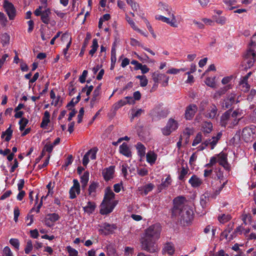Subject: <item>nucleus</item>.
I'll return each mask as SVG.
<instances>
[{
    "instance_id": "1",
    "label": "nucleus",
    "mask_w": 256,
    "mask_h": 256,
    "mask_svg": "<svg viewBox=\"0 0 256 256\" xmlns=\"http://www.w3.org/2000/svg\"><path fill=\"white\" fill-rule=\"evenodd\" d=\"M162 227L158 224L150 226L146 229L140 240L142 248L150 253H154L159 250L156 242L160 238Z\"/></svg>"
},
{
    "instance_id": "2",
    "label": "nucleus",
    "mask_w": 256,
    "mask_h": 256,
    "mask_svg": "<svg viewBox=\"0 0 256 256\" xmlns=\"http://www.w3.org/2000/svg\"><path fill=\"white\" fill-rule=\"evenodd\" d=\"M186 198L178 196L174 200L172 216L177 218L180 224L186 226L190 224L193 218V210L189 206L185 204Z\"/></svg>"
},
{
    "instance_id": "3",
    "label": "nucleus",
    "mask_w": 256,
    "mask_h": 256,
    "mask_svg": "<svg viewBox=\"0 0 256 256\" xmlns=\"http://www.w3.org/2000/svg\"><path fill=\"white\" fill-rule=\"evenodd\" d=\"M158 10L168 16V17L157 14L155 16L156 19L165 22L174 28H177L178 26V22L175 16V12L173 10L172 6L162 2L158 4Z\"/></svg>"
},
{
    "instance_id": "4",
    "label": "nucleus",
    "mask_w": 256,
    "mask_h": 256,
    "mask_svg": "<svg viewBox=\"0 0 256 256\" xmlns=\"http://www.w3.org/2000/svg\"><path fill=\"white\" fill-rule=\"evenodd\" d=\"M114 192L110 188H106L104 200L100 205L101 214H106L112 211L118 204V201L114 200Z\"/></svg>"
},
{
    "instance_id": "5",
    "label": "nucleus",
    "mask_w": 256,
    "mask_h": 256,
    "mask_svg": "<svg viewBox=\"0 0 256 256\" xmlns=\"http://www.w3.org/2000/svg\"><path fill=\"white\" fill-rule=\"evenodd\" d=\"M212 179L213 180L210 182V187L214 190V192L211 196L212 198H215L220 193L226 183V182L222 183V180L224 179V174L221 168H215L212 175Z\"/></svg>"
},
{
    "instance_id": "6",
    "label": "nucleus",
    "mask_w": 256,
    "mask_h": 256,
    "mask_svg": "<svg viewBox=\"0 0 256 256\" xmlns=\"http://www.w3.org/2000/svg\"><path fill=\"white\" fill-rule=\"evenodd\" d=\"M152 79L154 84V86L158 87V84L160 83L162 86H166L168 85L169 77L164 74L160 73L158 72H154L152 74Z\"/></svg>"
},
{
    "instance_id": "7",
    "label": "nucleus",
    "mask_w": 256,
    "mask_h": 256,
    "mask_svg": "<svg viewBox=\"0 0 256 256\" xmlns=\"http://www.w3.org/2000/svg\"><path fill=\"white\" fill-rule=\"evenodd\" d=\"M237 115L238 112L236 111H234L232 115H230L228 112H225L221 117L222 124L224 126H226L228 124L233 126L236 124L240 118H239L236 119V117Z\"/></svg>"
},
{
    "instance_id": "8",
    "label": "nucleus",
    "mask_w": 256,
    "mask_h": 256,
    "mask_svg": "<svg viewBox=\"0 0 256 256\" xmlns=\"http://www.w3.org/2000/svg\"><path fill=\"white\" fill-rule=\"evenodd\" d=\"M222 136L220 132L218 133L216 136H212L211 138L206 140L198 147V150H202L206 147H210L212 150L214 149L218 141Z\"/></svg>"
},
{
    "instance_id": "9",
    "label": "nucleus",
    "mask_w": 256,
    "mask_h": 256,
    "mask_svg": "<svg viewBox=\"0 0 256 256\" xmlns=\"http://www.w3.org/2000/svg\"><path fill=\"white\" fill-rule=\"evenodd\" d=\"M178 128L177 122L172 118H170L166 125L162 129V132L165 136H168Z\"/></svg>"
},
{
    "instance_id": "10",
    "label": "nucleus",
    "mask_w": 256,
    "mask_h": 256,
    "mask_svg": "<svg viewBox=\"0 0 256 256\" xmlns=\"http://www.w3.org/2000/svg\"><path fill=\"white\" fill-rule=\"evenodd\" d=\"M256 60V53L253 50H249L247 51L244 56V62L247 64L248 68H250L253 66L254 63Z\"/></svg>"
},
{
    "instance_id": "11",
    "label": "nucleus",
    "mask_w": 256,
    "mask_h": 256,
    "mask_svg": "<svg viewBox=\"0 0 256 256\" xmlns=\"http://www.w3.org/2000/svg\"><path fill=\"white\" fill-rule=\"evenodd\" d=\"M242 135L246 141L252 140L256 136V128L254 126L246 128L242 130Z\"/></svg>"
},
{
    "instance_id": "12",
    "label": "nucleus",
    "mask_w": 256,
    "mask_h": 256,
    "mask_svg": "<svg viewBox=\"0 0 256 256\" xmlns=\"http://www.w3.org/2000/svg\"><path fill=\"white\" fill-rule=\"evenodd\" d=\"M238 98L239 96H238L236 99V94L232 93L230 94L224 100L222 103V107L225 108H230L233 104L240 102Z\"/></svg>"
},
{
    "instance_id": "13",
    "label": "nucleus",
    "mask_w": 256,
    "mask_h": 256,
    "mask_svg": "<svg viewBox=\"0 0 256 256\" xmlns=\"http://www.w3.org/2000/svg\"><path fill=\"white\" fill-rule=\"evenodd\" d=\"M250 74V72L248 73L245 76H243L240 81L238 88L242 91L246 92L249 90L250 85L248 83V79Z\"/></svg>"
},
{
    "instance_id": "14",
    "label": "nucleus",
    "mask_w": 256,
    "mask_h": 256,
    "mask_svg": "<svg viewBox=\"0 0 256 256\" xmlns=\"http://www.w3.org/2000/svg\"><path fill=\"white\" fill-rule=\"evenodd\" d=\"M4 7L9 17V18L10 20H13L16 16V9L14 6L11 2L8 1H4Z\"/></svg>"
},
{
    "instance_id": "15",
    "label": "nucleus",
    "mask_w": 256,
    "mask_h": 256,
    "mask_svg": "<svg viewBox=\"0 0 256 256\" xmlns=\"http://www.w3.org/2000/svg\"><path fill=\"white\" fill-rule=\"evenodd\" d=\"M80 184L76 179L73 180V186L70 188V198L74 199L76 198V194L80 193Z\"/></svg>"
},
{
    "instance_id": "16",
    "label": "nucleus",
    "mask_w": 256,
    "mask_h": 256,
    "mask_svg": "<svg viewBox=\"0 0 256 256\" xmlns=\"http://www.w3.org/2000/svg\"><path fill=\"white\" fill-rule=\"evenodd\" d=\"M60 218V216L56 213L49 214L46 216L44 222L46 226L51 227Z\"/></svg>"
},
{
    "instance_id": "17",
    "label": "nucleus",
    "mask_w": 256,
    "mask_h": 256,
    "mask_svg": "<svg viewBox=\"0 0 256 256\" xmlns=\"http://www.w3.org/2000/svg\"><path fill=\"white\" fill-rule=\"evenodd\" d=\"M115 166H110L102 170V174L105 180L108 181L114 177Z\"/></svg>"
},
{
    "instance_id": "18",
    "label": "nucleus",
    "mask_w": 256,
    "mask_h": 256,
    "mask_svg": "<svg viewBox=\"0 0 256 256\" xmlns=\"http://www.w3.org/2000/svg\"><path fill=\"white\" fill-rule=\"evenodd\" d=\"M134 103V100L133 99V98L131 96H126L114 104V110H117L127 104H133Z\"/></svg>"
},
{
    "instance_id": "19",
    "label": "nucleus",
    "mask_w": 256,
    "mask_h": 256,
    "mask_svg": "<svg viewBox=\"0 0 256 256\" xmlns=\"http://www.w3.org/2000/svg\"><path fill=\"white\" fill-rule=\"evenodd\" d=\"M216 157L218 158V162L224 168L228 169V163L227 154L222 152L216 155Z\"/></svg>"
},
{
    "instance_id": "20",
    "label": "nucleus",
    "mask_w": 256,
    "mask_h": 256,
    "mask_svg": "<svg viewBox=\"0 0 256 256\" xmlns=\"http://www.w3.org/2000/svg\"><path fill=\"white\" fill-rule=\"evenodd\" d=\"M188 182L192 187L197 188L203 184V180L196 175L193 174L188 180Z\"/></svg>"
},
{
    "instance_id": "21",
    "label": "nucleus",
    "mask_w": 256,
    "mask_h": 256,
    "mask_svg": "<svg viewBox=\"0 0 256 256\" xmlns=\"http://www.w3.org/2000/svg\"><path fill=\"white\" fill-rule=\"evenodd\" d=\"M217 113L218 108L214 104H212L204 113V114L208 118H214L216 116Z\"/></svg>"
},
{
    "instance_id": "22",
    "label": "nucleus",
    "mask_w": 256,
    "mask_h": 256,
    "mask_svg": "<svg viewBox=\"0 0 256 256\" xmlns=\"http://www.w3.org/2000/svg\"><path fill=\"white\" fill-rule=\"evenodd\" d=\"M197 110V107L194 104H192L186 108L185 112V117L187 120H191Z\"/></svg>"
},
{
    "instance_id": "23",
    "label": "nucleus",
    "mask_w": 256,
    "mask_h": 256,
    "mask_svg": "<svg viewBox=\"0 0 256 256\" xmlns=\"http://www.w3.org/2000/svg\"><path fill=\"white\" fill-rule=\"evenodd\" d=\"M172 180L171 177L168 175L166 179L162 180V183L158 186V190L160 192L162 190L166 189L171 185Z\"/></svg>"
},
{
    "instance_id": "24",
    "label": "nucleus",
    "mask_w": 256,
    "mask_h": 256,
    "mask_svg": "<svg viewBox=\"0 0 256 256\" xmlns=\"http://www.w3.org/2000/svg\"><path fill=\"white\" fill-rule=\"evenodd\" d=\"M119 151L121 154L128 158H130L132 156L130 150L126 142H124L120 146Z\"/></svg>"
},
{
    "instance_id": "25",
    "label": "nucleus",
    "mask_w": 256,
    "mask_h": 256,
    "mask_svg": "<svg viewBox=\"0 0 256 256\" xmlns=\"http://www.w3.org/2000/svg\"><path fill=\"white\" fill-rule=\"evenodd\" d=\"M175 251L174 247L172 243L168 242L164 244L162 252L163 254H167L169 256L172 255Z\"/></svg>"
},
{
    "instance_id": "26",
    "label": "nucleus",
    "mask_w": 256,
    "mask_h": 256,
    "mask_svg": "<svg viewBox=\"0 0 256 256\" xmlns=\"http://www.w3.org/2000/svg\"><path fill=\"white\" fill-rule=\"evenodd\" d=\"M103 229H100L102 232L104 234H108L112 233L115 229L116 226L114 224H108L105 223L103 226Z\"/></svg>"
},
{
    "instance_id": "27",
    "label": "nucleus",
    "mask_w": 256,
    "mask_h": 256,
    "mask_svg": "<svg viewBox=\"0 0 256 256\" xmlns=\"http://www.w3.org/2000/svg\"><path fill=\"white\" fill-rule=\"evenodd\" d=\"M232 88V86L231 84H228V85L224 86L223 88H220L214 94V98H217L220 96L226 94L228 90L231 89Z\"/></svg>"
},
{
    "instance_id": "28",
    "label": "nucleus",
    "mask_w": 256,
    "mask_h": 256,
    "mask_svg": "<svg viewBox=\"0 0 256 256\" xmlns=\"http://www.w3.org/2000/svg\"><path fill=\"white\" fill-rule=\"evenodd\" d=\"M50 114L46 110L44 112V116L42 117V122L40 124V127L42 128H46L48 123L50 122Z\"/></svg>"
},
{
    "instance_id": "29",
    "label": "nucleus",
    "mask_w": 256,
    "mask_h": 256,
    "mask_svg": "<svg viewBox=\"0 0 256 256\" xmlns=\"http://www.w3.org/2000/svg\"><path fill=\"white\" fill-rule=\"evenodd\" d=\"M50 14V8H46L42 11V14L41 20L45 24H48L50 22L49 16Z\"/></svg>"
},
{
    "instance_id": "30",
    "label": "nucleus",
    "mask_w": 256,
    "mask_h": 256,
    "mask_svg": "<svg viewBox=\"0 0 256 256\" xmlns=\"http://www.w3.org/2000/svg\"><path fill=\"white\" fill-rule=\"evenodd\" d=\"M202 130L205 134H210L212 130V125L210 122H205L202 124Z\"/></svg>"
},
{
    "instance_id": "31",
    "label": "nucleus",
    "mask_w": 256,
    "mask_h": 256,
    "mask_svg": "<svg viewBox=\"0 0 256 256\" xmlns=\"http://www.w3.org/2000/svg\"><path fill=\"white\" fill-rule=\"evenodd\" d=\"M157 158V154L154 152L150 151L146 154V160L151 165L155 163Z\"/></svg>"
},
{
    "instance_id": "32",
    "label": "nucleus",
    "mask_w": 256,
    "mask_h": 256,
    "mask_svg": "<svg viewBox=\"0 0 256 256\" xmlns=\"http://www.w3.org/2000/svg\"><path fill=\"white\" fill-rule=\"evenodd\" d=\"M154 188V185L151 183L148 184L142 188H138L140 191H142V194L146 195L149 192H151Z\"/></svg>"
},
{
    "instance_id": "33",
    "label": "nucleus",
    "mask_w": 256,
    "mask_h": 256,
    "mask_svg": "<svg viewBox=\"0 0 256 256\" xmlns=\"http://www.w3.org/2000/svg\"><path fill=\"white\" fill-rule=\"evenodd\" d=\"M96 208V204L94 202H88L86 206L83 208L84 212L88 214L92 213Z\"/></svg>"
},
{
    "instance_id": "34",
    "label": "nucleus",
    "mask_w": 256,
    "mask_h": 256,
    "mask_svg": "<svg viewBox=\"0 0 256 256\" xmlns=\"http://www.w3.org/2000/svg\"><path fill=\"white\" fill-rule=\"evenodd\" d=\"M208 202L209 194L208 192H205L204 194L200 196V204L202 208L206 207Z\"/></svg>"
},
{
    "instance_id": "35",
    "label": "nucleus",
    "mask_w": 256,
    "mask_h": 256,
    "mask_svg": "<svg viewBox=\"0 0 256 256\" xmlns=\"http://www.w3.org/2000/svg\"><path fill=\"white\" fill-rule=\"evenodd\" d=\"M89 180V172L88 171L85 172L80 178V182L82 188H84Z\"/></svg>"
},
{
    "instance_id": "36",
    "label": "nucleus",
    "mask_w": 256,
    "mask_h": 256,
    "mask_svg": "<svg viewBox=\"0 0 256 256\" xmlns=\"http://www.w3.org/2000/svg\"><path fill=\"white\" fill-rule=\"evenodd\" d=\"M98 187V184L93 182L89 186L88 188V194L92 196H96V188Z\"/></svg>"
},
{
    "instance_id": "37",
    "label": "nucleus",
    "mask_w": 256,
    "mask_h": 256,
    "mask_svg": "<svg viewBox=\"0 0 256 256\" xmlns=\"http://www.w3.org/2000/svg\"><path fill=\"white\" fill-rule=\"evenodd\" d=\"M136 148L138 150V152L139 156L141 157L144 156L146 153V148L140 142H138L136 144Z\"/></svg>"
},
{
    "instance_id": "38",
    "label": "nucleus",
    "mask_w": 256,
    "mask_h": 256,
    "mask_svg": "<svg viewBox=\"0 0 256 256\" xmlns=\"http://www.w3.org/2000/svg\"><path fill=\"white\" fill-rule=\"evenodd\" d=\"M98 47V40L96 38H94L92 40V44L91 46V50L89 52V54L91 56H93L94 54L97 50V49Z\"/></svg>"
},
{
    "instance_id": "39",
    "label": "nucleus",
    "mask_w": 256,
    "mask_h": 256,
    "mask_svg": "<svg viewBox=\"0 0 256 256\" xmlns=\"http://www.w3.org/2000/svg\"><path fill=\"white\" fill-rule=\"evenodd\" d=\"M12 133V130L10 127L4 132H2V138H4V136H6L5 140L6 142H8L11 138Z\"/></svg>"
},
{
    "instance_id": "40",
    "label": "nucleus",
    "mask_w": 256,
    "mask_h": 256,
    "mask_svg": "<svg viewBox=\"0 0 256 256\" xmlns=\"http://www.w3.org/2000/svg\"><path fill=\"white\" fill-rule=\"evenodd\" d=\"M202 132H200L197 134L196 137L194 138L192 146H196L198 145V144H200L202 142Z\"/></svg>"
},
{
    "instance_id": "41",
    "label": "nucleus",
    "mask_w": 256,
    "mask_h": 256,
    "mask_svg": "<svg viewBox=\"0 0 256 256\" xmlns=\"http://www.w3.org/2000/svg\"><path fill=\"white\" fill-rule=\"evenodd\" d=\"M231 219V216L230 214H222L218 216V220L221 223H225Z\"/></svg>"
},
{
    "instance_id": "42",
    "label": "nucleus",
    "mask_w": 256,
    "mask_h": 256,
    "mask_svg": "<svg viewBox=\"0 0 256 256\" xmlns=\"http://www.w3.org/2000/svg\"><path fill=\"white\" fill-rule=\"evenodd\" d=\"M188 170H189L188 168L182 166L180 172L178 179L180 180H183L185 176L188 174Z\"/></svg>"
},
{
    "instance_id": "43",
    "label": "nucleus",
    "mask_w": 256,
    "mask_h": 256,
    "mask_svg": "<svg viewBox=\"0 0 256 256\" xmlns=\"http://www.w3.org/2000/svg\"><path fill=\"white\" fill-rule=\"evenodd\" d=\"M98 150V148L95 147L89 150L86 154L92 160H95Z\"/></svg>"
},
{
    "instance_id": "44",
    "label": "nucleus",
    "mask_w": 256,
    "mask_h": 256,
    "mask_svg": "<svg viewBox=\"0 0 256 256\" xmlns=\"http://www.w3.org/2000/svg\"><path fill=\"white\" fill-rule=\"evenodd\" d=\"M33 245L32 241L28 240L26 242V248H24V252L26 254H28L32 250Z\"/></svg>"
},
{
    "instance_id": "45",
    "label": "nucleus",
    "mask_w": 256,
    "mask_h": 256,
    "mask_svg": "<svg viewBox=\"0 0 256 256\" xmlns=\"http://www.w3.org/2000/svg\"><path fill=\"white\" fill-rule=\"evenodd\" d=\"M216 162H218V158L216 156H212L210 158V162L206 164L204 166V167L208 168H212V166L215 164Z\"/></svg>"
},
{
    "instance_id": "46",
    "label": "nucleus",
    "mask_w": 256,
    "mask_h": 256,
    "mask_svg": "<svg viewBox=\"0 0 256 256\" xmlns=\"http://www.w3.org/2000/svg\"><path fill=\"white\" fill-rule=\"evenodd\" d=\"M126 20L128 22V23L130 24V26L135 30L137 32H140V29H139L136 25L134 22L133 21V20L128 16H126Z\"/></svg>"
},
{
    "instance_id": "47",
    "label": "nucleus",
    "mask_w": 256,
    "mask_h": 256,
    "mask_svg": "<svg viewBox=\"0 0 256 256\" xmlns=\"http://www.w3.org/2000/svg\"><path fill=\"white\" fill-rule=\"evenodd\" d=\"M116 60V50L114 48H112L111 50V62H112V68H114L112 64L114 65Z\"/></svg>"
},
{
    "instance_id": "48",
    "label": "nucleus",
    "mask_w": 256,
    "mask_h": 256,
    "mask_svg": "<svg viewBox=\"0 0 256 256\" xmlns=\"http://www.w3.org/2000/svg\"><path fill=\"white\" fill-rule=\"evenodd\" d=\"M206 84L212 88H214L216 86V83L214 81V78H207L205 81Z\"/></svg>"
},
{
    "instance_id": "49",
    "label": "nucleus",
    "mask_w": 256,
    "mask_h": 256,
    "mask_svg": "<svg viewBox=\"0 0 256 256\" xmlns=\"http://www.w3.org/2000/svg\"><path fill=\"white\" fill-rule=\"evenodd\" d=\"M194 133V130L192 128H186L184 130V134L186 135V143L188 142L189 137Z\"/></svg>"
},
{
    "instance_id": "50",
    "label": "nucleus",
    "mask_w": 256,
    "mask_h": 256,
    "mask_svg": "<svg viewBox=\"0 0 256 256\" xmlns=\"http://www.w3.org/2000/svg\"><path fill=\"white\" fill-rule=\"evenodd\" d=\"M144 112V110L141 108L137 110H132V118H134L135 117L140 116Z\"/></svg>"
},
{
    "instance_id": "51",
    "label": "nucleus",
    "mask_w": 256,
    "mask_h": 256,
    "mask_svg": "<svg viewBox=\"0 0 256 256\" xmlns=\"http://www.w3.org/2000/svg\"><path fill=\"white\" fill-rule=\"evenodd\" d=\"M80 100V94L75 98H73L72 100L67 104L66 107L69 108L70 107H73L75 104H77Z\"/></svg>"
},
{
    "instance_id": "52",
    "label": "nucleus",
    "mask_w": 256,
    "mask_h": 256,
    "mask_svg": "<svg viewBox=\"0 0 256 256\" xmlns=\"http://www.w3.org/2000/svg\"><path fill=\"white\" fill-rule=\"evenodd\" d=\"M224 2L228 6L229 10H232L235 8L234 6H231L236 4V2L235 0H224Z\"/></svg>"
},
{
    "instance_id": "53",
    "label": "nucleus",
    "mask_w": 256,
    "mask_h": 256,
    "mask_svg": "<svg viewBox=\"0 0 256 256\" xmlns=\"http://www.w3.org/2000/svg\"><path fill=\"white\" fill-rule=\"evenodd\" d=\"M28 123V120L26 118H22L19 122L20 130H23Z\"/></svg>"
},
{
    "instance_id": "54",
    "label": "nucleus",
    "mask_w": 256,
    "mask_h": 256,
    "mask_svg": "<svg viewBox=\"0 0 256 256\" xmlns=\"http://www.w3.org/2000/svg\"><path fill=\"white\" fill-rule=\"evenodd\" d=\"M66 250L69 254L70 256H78V252L74 248H72L70 246L66 247Z\"/></svg>"
},
{
    "instance_id": "55",
    "label": "nucleus",
    "mask_w": 256,
    "mask_h": 256,
    "mask_svg": "<svg viewBox=\"0 0 256 256\" xmlns=\"http://www.w3.org/2000/svg\"><path fill=\"white\" fill-rule=\"evenodd\" d=\"M108 256H117L115 249L112 246H108L107 248Z\"/></svg>"
},
{
    "instance_id": "56",
    "label": "nucleus",
    "mask_w": 256,
    "mask_h": 256,
    "mask_svg": "<svg viewBox=\"0 0 256 256\" xmlns=\"http://www.w3.org/2000/svg\"><path fill=\"white\" fill-rule=\"evenodd\" d=\"M1 39L2 45L4 46L8 44L10 41V36L7 34L5 33L2 35Z\"/></svg>"
},
{
    "instance_id": "57",
    "label": "nucleus",
    "mask_w": 256,
    "mask_h": 256,
    "mask_svg": "<svg viewBox=\"0 0 256 256\" xmlns=\"http://www.w3.org/2000/svg\"><path fill=\"white\" fill-rule=\"evenodd\" d=\"M204 178L210 176L212 178V175L214 174V170L212 168H208L204 170Z\"/></svg>"
},
{
    "instance_id": "58",
    "label": "nucleus",
    "mask_w": 256,
    "mask_h": 256,
    "mask_svg": "<svg viewBox=\"0 0 256 256\" xmlns=\"http://www.w3.org/2000/svg\"><path fill=\"white\" fill-rule=\"evenodd\" d=\"M2 256H14L12 252L8 246L4 248Z\"/></svg>"
},
{
    "instance_id": "59",
    "label": "nucleus",
    "mask_w": 256,
    "mask_h": 256,
    "mask_svg": "<svg viewBox=\"0 0 256 256\" xmlns=\"http://www.w3.org/2000/svg\"><path fill=\"white\" fill-rule=\"evenodd\" d=\"M10 243L14 246L16 249L18 250L20 246V242L16 238H11L10 240Z\"/></svg>"
},
{
    "instance_id": "60",
    "label": "nucleus",
    "mask_w": 256,
    "mask_h": 256,
    "mask_svg": "<svg viewBox=\"0 0 256 256\" xmlns=\"http://www.w3.org/2000/svg\"><path fill=\"white\" fill-rule=\"evenodd\" d=\"M137 173L139 176H144L148 174V170L145 168H142L137 170Z\"/></svg>"
},
{
    "instance_id": "61",
    "label": "nucleus",
    "mask_w": 256,
    "mask_h": 256,
    "mask_svg": "<svg viewBox=\"0 0 256 256\" xmlns=\"http://www.w3.org/2000/svg\"><path fill=\"white\" fill-rule=\"evenodd\" d=\"M93 88L94 87L92 86H86V87L82 89V92H86V96H88L90 94Z\"/></svg>"
},
{
    "instance_id": "62",
    "label": "nucleus",
    "mask_w": 256,
    "mask_h": 256,
    "mask_svg": "<svg viewBox=\"0 0 256 256\" xmlns=\"http://www.w3.org/2000/svg\"><path fill=\"white\" fill-rule=\"evenodd\" d=\"M233 78H234V77L232 76H227L224 77L222 80V83L223 84H228L232 80Z\"/></svg>"
},
{
    "instance_id": "63",
    "label": "nucleus",
    "mask_w": 256,
    "mask_h": 256,
    "mask_svg": "<svg viewBox=\"0 0 256 256\" xmlns=\"http://www.w3.org/2000/svg\"><path fill=\"white\" fill-rule=\"evenodd\" d=\"M14 222H17L18 221V216H20V210H19V208H18V207L16 206L14 208Z\"/></svg>"
},
{
    "instance_id": "64",
    "label": "nucleus",
    "mask_w": 256,
    "mask_h": 256,
    "mask_svg": "<svg viewBox=\"0 0 256 256\" xmlns=\"http://www.w3.org/2000/svg\"><path fill=\"white\" fill-rule=\"evenodd\" d=\"M242 220L245 224L252 221V216L249 214H244L242 216Z\"/></svg>"
}]
</instances>
